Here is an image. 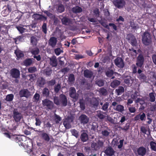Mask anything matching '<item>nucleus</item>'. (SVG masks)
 I'll return each instance as SVG.
<instances>
[{"instance_id":"1","label":"nucleus","mask_w":156,"mask_h":156,"mask_svg":"<svg viewBox=\"0 0 156 156\" xmlns=\"http://www.w3.org/2000/svg\"><path fill=\"white\" fill-rule=\"evenodd\" d=\"M53 101L54 103L57 105H61L63 107H65L67 105V100L66 96L64 94H61L58 97L55 96L54 98Z\"/></svg>"},{"instance_id":"2","label":"nucleus","mask_w":156,"mask_h":156,"mask_svg":"<svg viewBox=\"0 0 156 156\" xmlns=\"http://www.w3.org/2000/svg\"><path fill=\"white\" fill-rule=\"evenodd\" d=\"M142 41L143 44L146 46L149 45L152 43L151 36L147 32H145L142 35Z\"/></svg>"},{"instance_id":"3","label":"nucleus","mask_w":156,"mask_h":156,"mask_svg":"<svg viewBox=\"0 0 156 156\" xmlns=\"http://www.w3.org/2000/svg\"><path fill=\"white\" fill-rule=\"evenodd\" d=\"M104 141L98 140L96 143L93 141L91 143V147L93 151H98L104 146Z\"/></svg>"},{"instance_id":"4","label":"nucleus","mask_w":156,"mask_h":156,"mask_svg":"<svg viewBox=\"0 0 156 156\" xmlns=\"http://www.w3.org/2000/svg\"><path fill=\"white\" fill-rule=\"evenodd\" d=\"M112 105L113 109L119 113H123L124 111V107L122 105L118 104L117 101H114L112 103Z\"/></svg>"},{"instance_id":"5","label":"nucleus","mask_w":156,"mask_h":156,"mask_svg":"<svg viewBox=\"0 0 156 156\" xmlns=\"http://www.w3.org/2000/svg\"><path fill=\"white\" fill-rule=\"evenodd\" d=\"M133 151L137 156H145L147 153L146 148L143 146L139 147Z\"/></svg>"},{"instance_id":"6","label":"nucleus","mask_w":156,"mask_h":156,"mask_svg":"<svg viewBox=\"0 0 156 156\" xmlns=\"http://www.w3.org/2000/svg\"><path fill=\"white\" fill-rule=\"evenodd\" d=\"M144 58L143 55L142 54H140L136 58V65L137 67L140 68L144 67Z\"/></svg>"},{"instance_id":"7","label":"nucleus","mask_w":156,"mask_h":156,"mask_svg":"<svg viewBox=\"0 0 156 156\" xmlns=\"http://www.w3.org/2000/svg\"><path fill=\"white\" fill-rule=\"evenodd\" d=\"M113 3L116 7L119 9L122 8L126 4L124 0H114Z\"/></svg>"},{"instance_id":"8","label":"nucleus","mask_w":156,"mask_h":156,"mask_svg":"<svg viewBox=\"0 0 156 156\" xmlns=\"http://www.w3.org/2000/svg\"><path fill=\"white\" fill-rule=\"evenodd\" d=\"M114 63L116 66L119 68H122L125 66L123 60L121 57H117L114 60Z\"/></svg>"},{"instance_id":"9","label":"nucleus","mask_w":156,"mask_h":156,"mask_svg":"<svg viewBox=\"0 0 156 156\" xmlns=\"http://www.w3.org/2000/svg\"><path fill=\"white\" fill-rule=\"evenodd\" d=\"M42 105L44 106H46L48 109H52L54 106L53 102L47 99L42 101Z\"/></svg>"},{"instance_id":"10","label":"nucleus","mask_w":156,"mask_h":156,"mask_svg":"<svg viewBox=\"0 0 156 156\" xmlns=\"http://www.w3.org/2000/svg\"><path fill=\"white\" fill-rule=\"evenodd\" d=\"M4 9L1 12V14L3 16H6L8 15L12 11L11 6L9 5L3 7Z\"/></svg>"},{"instance_id":"11","label":"nucleus","mask_w":156,"mask_h":156,"mask_svg":"<svg viewBox=\"0 0 156 156\" xmlns=\"http://www.w3.org/2000/svg\"><path fill=\"white\" fill-rule=\"evenodd\" d=\"M13 118L16 122H19L23 118V116L21 113L18 111H14L13 112Z\"/></svg>"},{"instance_id":"12","label":"nucleus","mask_w":156,"mask_h":156,"mask_svg":"<svg viewBox=\"0 0 156 156\" xmlns=\"http://www.w3.org/2000/svg\"><path fill=\"white\" fill-rule=\"evenodd\" d=\"M104 152L107 156H112L114 155L115 151L111 146H108L106 147Z\"/></svg>"},{"instance_id":"13","label":"nucleus","mask_w":156,"mask_h":156,"mask_svg":"<svg viewBox=\"0 0 156 156\" xmlns=\"http://www.w3.org/2000/svg\"><path fill=\"white\" fill-rule=\"evenodd\" d=\"M10 74L12 77L14 78H17L20 77V71L17 69L13 68L10 71Z\"/></svg>"},{"instance_id":"14","label":"nucleus","mask_w":156,"mask_h":156,"mask_svg":"<svg viewBox=\"0 0 156 156\" xmlns=\"http://www.w3.org/2000/svg\"><path fill=\"white\" fill-rule=\"evenodd\" d=\"M69 95L70 97L76 100L78 99L79 95L78 94H76V90L74 87H71Z\"/></svg>"},{"instance_id":"15","label":"nucleus","mask_w":156,"mask_h":156,"mask_svg":"<svg viewBox=\"0 0 156 156\" xmlns=\"http://www.w3.org/2000/svg\"><path fill=\"white\" fill-rule=\"evenodd\" d=\"M20 97H25L28 98L30 95V92L27 89H23L21 90L19 93Z\"/></svg>"},{"instance_id":"16","label":"nucleus","mask_w":156,"mask_h":156,"mask_svg":"<svg viewBox=\"0 0 156 156\" xmlns=\"http://www.w3.org/2000/svg\"><path fill=\"white\" fill-rule=\"evenodd\" d=\"M33 17L34 20L37 21H45L47 20V17L41 14L37 13L34 14L33 15Z\"/></svg>"},{"instance_id":"17","label":"nucleus","mask_w":156,"mask_h":156,"mask_svg":"<svg viewBox=\"0 0 156 156\" xmlns=\"http://www.w3.org/2000/svg\"><path fill=\"white\" fill-rule=\"evenodd\" d=\"M33 130L37 132L41 133V136L42 138L46 142H48L50 140V138L48 135L46 133L43 132V130L39 131L35 130V129H33Z\"/></svg>"},{"instance_id":"18","label":"nucleus","mask_w":156,"mask_h":156,"mask_svg":"<svg viewBox=\"0 0 156 156\" xmlns=\"http://www.w3.org/2000/svg\"><path fill=\"white\" fill-rule=\"evenodd\" d=\"M79 120L81 123L84 124L88 122L89 119L86 115L83 114L79 116Z\"/></svg>"},{"instance_id":"19","label":"nucleus","mask_w":156,"mask_h":156,"mask_svg":"<svg viewBox=\"0 0 156 156\" xmlns=\"http://www.w3.org/2000/svg\"><path fill=\"white\" fill-rule=\"evenodd\" d=\"M73 120L71 117L68 116L63 121V124L66 128H69L70 126V123L72 122Z\"/></svg>"},{"instance_id":"20","label":"nucleus","mask_w":156,"mask_h":156,"mask_svg":"<svg viewBox=\"0 0 156 156\" xmlns=\"http://www.w3.org/2000/svg\"><path fill=\"white\" fill-rule=\"evenodd\" d=\"M48 45L52 48H54L57 43V38L54 37H51L48 41Z\"/></svg>"},{"instance_id":"21","label":"nucleus","mask_w":156,"mask_h":156,"mask_svg":"<svg viewBox=\"0 0 156 156\" xmlns=\"http://www.w3.org/2000/svg\"><path fill=\"white\" fill-rule=\"evenodd\" d=\"M50 64L52 67H56L58 65L56 57L55 56H53L50 58Z\"/></svg>"},{"instance_id":"22","label":"nucleus","mask_w":156,"mask_h":156,"mask_svg":"<svg viewBox=\"0 0 156 156\" xmlns=\"http://www.w3.org/2000/svg\"><path fill=\"white\" fill-rule=\"evenodd\" d=\"M4 134L5 136L9 139H14L15 142H17V139L20 140H21V139L19 137H17V136L16 135H10L9 133H4Z\"/></svg>"},{"instance_id":"23","label":"nucleus","mask_w":156,"mask_h":156,"mask_svg":"<svg viewBox=\"0 0 156 156\" xmlns=\"http://www.w3.org/2000/svg\"><path fill=\"white\" fill-rule=\"evenodd\" d=\"M43 74L47 76H51L52 73V70L49 67H47L43 70Z\"/></svg>"},{"instance_id":"24","label":"nucleus","mask_w":156,"mask_h":156,"mask_svg":"<svg viewBox=\"0 0 156 156\" xmlns=\"http://www.w3.org/2000/svg\"><path fill=\"white\" fill-rule=\"evenodd\" d=\"M14 53L17 57V59H18L21 58H23L24 56L23 51L19 49H16L15 50V51Z\"/></svg>"},{"instance_id":"25","label":"nucleus","mask_w":156,"mask_h":156,"mask_svg":"<svg viewBox=\"0 0 156 156\" xmlns=\"http://www.w3.org/2000/svg\"><path fill=\"white\" fill-rule=\"evenodd\" d=\"M82 8L78 6H76L72 9V11L74 13H80L82 12Z\"/></svg>"},{"instance_id":"26","label":"nucleus","mask_w":156,"mask_h":156,"mask_svg":"<svg viewBox=\"0 0 156 156\" xmlns=\"http://www.w3.org/2000/svg\"><path fill=\"white\" fill-rule=\"evenodd\" d=\"M80 138L82 141L85 142L88 140V135L86 133H83L81 135Z\"/></svg>"},{"instance_id":"27","label":"nucleus","mask_w":156,"mask_h":156,"mask_svg":"<svg viewBox=\"0 0 156 156\" xmlns=\"http://www.w3.org/2000/svg\"><path fill=\"white\" fill-rule=\"evenodd\" d=\"M133 80L132 79V77L130 76H129L125 78L124 79V81L125 83L128 86H129L132 83Z\"/></svg>"},{"instance_id":"28","label":"nucleus","mask_w":156,"mask_h":156,"mask_svg":"<svg viewBox=\"0 0 156 156\" xmlns=\"http://www.w3.org/2000/svg\"><path fill=\"white\" fill-rule=\"evenodd\" d=\"M83 74L85 77L87 78H91L93 75L92 72L88 69L84 71Z\"/></svg>"},{"instance_id":"29","label":"nucleus","mask_w":156,"mask_h":156,"mask_svg":"<svg viewBox=\"0 0 156 156\" xmlns=\"http://www.w3.org/2000/svg\"><path fill=\"white\" fill-rule=\"evenodd\" d=\"M124 89L123 87L122 86H119L118 88L116 89L115 90V93L117 95H120L124 92Z\"/></svg>"},{"instance_id":"30","label":"nucleus","mask_w":156,"mask_h":156,"mask_svg":"<svg viewBox=\"0 0 156 156\" xmlns=\"http://www.w3.org/2000/svg\"><path fill=\"white\" fill-rule=\"evenodd\" d=\"M105 113L102 111H98L97 112V114L96 116L99 119H103L105 118L106 116L104 115Z\"/></svg>"},{"instance_id":"31","label":"nucleus","mask_w":156,"mask_h":156,"mask_svg":"<svg viewBox=\"0 0 156 156\" xmlns=\"http://www.w3.org/2000/svg\"><path fill=\"white\" fill-rule=\"evenodd\" d=\"M120 83V81L117 80H115L111 83L110 86L114 88L118 86Z\"/></svg>"},{"instance_id":"32","label":"nucleus","mask_w":156,"mask_h":156,"mask_svg":"<svg viewBox=\"0 0 156 156\" xmlns=\"http://www.w3.org/2000/svg\"><path fill=\"white\" fill-rule=\"evenodd\" d=\"M98 91L101 95L103 96L106 95L108 93L106 89L104 87L100 88L98 90Z\"/></svg>"},{"instance_id":"33","label":"nucleus","mask_w":156,"mask_h":156,"mask_svg":"<svg viewBox=\"0 0 156 156\" xmlns=\"http://www.w3.org/2000/svg\"><path fill=\"white\" fill-rule=\"evenodd\" d=\"M33 63V60L31 58H27L25 59L23 62L24 65L26 66H29Z\"/></svg>"},{"instance_id":"34","label":"nucleus","mask_w":156,"mask_h":156,"mask_svg":"<svg viewBox=\"0 0 156 156\" xmlns=\"http://www.w3.org/2000/svg\"><path fill=\"white\" fill-rule=\"evenodd\" d=\"M57 10L58 12H62L65 11L64 6L62 4L58 5V6Z\"/></svg>"},{"instance_id":"35","label":"nucleus","mask_w":156,"mask_h":156,"mask_svg":"<svg viewBox=\"0 0 156 156\" xmlns=\"http://www.w3.org/2000/svg\"><path fill=\"white\" fill-rule=\"evenodd\" d=\"M15 16L16 17L15 19L17 21H18L22 17V13L20 12L17 11L15 12Z\"/></svg>"},{"instance_id":"36","label":"nucleus","mask_w":156,"mask_h":156,"mask_svg":"<svg viewBox=\"0 0 156 156\" xmlns=\"http://www.w3.org/2000/svg\"><path fill=\"white\" fill-rule=\"evenodd\" d=\"M62 22L63 24L67 25L70 22V20L67 17H64L62 19Z\"/></svg>"},{"instance_id":"37","label":"nucleus","mask_w":156,"mask_h":156,"mask_svg":"<svg viewBox=\"0 0 156 156\" xmlns=\"http://www.w3.org/2000/svg\"><path fill=\"white\" fill-rule=\"evenodd\" d=\"M14 97V95L12 94H8L6 97L5 100L7 101H11L13 100Z\"/></svg>"},{"instance_id":"38","label":"nucleus","mask_w":156,"mask_h":156,"mask_svg":"<svg viewBox=\"0 0 156 156\" xmlns=\"http://www.w3.org/2000/svg\"><path fill=\"white\" fill-rule=\"evenodd\" d=\"M37 83L40 87H42L45 83V79L41 77L40 79L37 81Z\"/></svg>"},{"instance_id":"39","label":"nucleus","mask_w":156,"mask_h":156,"mask_svg":"<svg viewBox=\"0 0 156 156\" xmlns=\"http://www.w3.org/2000/svg\"><path fill=\"white\" fill-rule=\"evenodd\" d=\"M24 37L23 36H20L17 37L14 39V41L16 44H18L19 42H18V41L20 42H22L24 39H23Z\"/></svg>"},{"instance_id":"40","label":"nucleus","mask_w":156,"mask_h":156,"mask_svg":"<svg viewBox=\"0 0 156 156\" xmlns=\"http://www.w3.org/2000/svg\"><path fill=\"white\" fill-rule=\"evenodd\" d=\"M114 73L112 69H108V70L105 72V75L107 76L108 77H111L113 75Z\"/></svg>"},{"instance_id":"41","label":"nucleus","mask_w":156,"mask_h":156,"mask_svg":"<svg viewBox=\"0 0 156 156\" xmlns=\"http://www.w3.org/2000/svg\"><path fill=\"white\" fill-rule=\"evenodd\" d=\"M42 94L44 96L48 97L49 94V91L48 89L44 88L42 91Z\"/></svg>"},{"instance_id":"42","label":"nucleus","mask_w":156,"mask_h":156,"mask_svg":"<svg viewBox=\"0 0 156 156\" xmlns=\"http://www.w3.org/2000/svg\"><path fill=\"white\" fill-rule=\"evenodd\" d=\"M40 95L39 94L36 93L33 98V101L34 102H37L40 99Z\"/></svg>"},{"instance_id":"43","label":"nucleus","mask_w":156,"mask_h":156,"mask_svg":"<svg viewBox=\"0 0 156 156\" xmlns=\"http://www.w3.org/2000/svg\"><path fill=\"white\" fill-rule=\"evenodd\" d=\"M150 145L151 150L156 151V143L151 141L150 142Z\"/></svg>"},{"instance_id":"44","label":"nucleus","mask_w":156,"mask_h":156,"mask_svg":"<svg viewBox=\"0 0 156 156\" xmlns=\"http://www.w3.org/2000/svg\"><path fill=\"white\" fill-rule=\"evenodd\" d=\"M79 103L80 105V107L82 110H84L85 109V105L84 103L83 102V99H80L79 101Z\"/></svg>"},{"instance_id":"45","label":"nucleus","mask_w":156,"mask_h":156,"mask_svg":"<svg viewBox=\"0 0 156 156\" xmlns=\"http://www.w3.org/2000/svg\"><path fill=\"white\" fill-rule=\"evenodd\" d=\"M61 88V86L60 84L58 83L54 87V92L57 94L58 93Z\"/></svg>"},{"instance_id":"46","label":"nucleus","mask_w":156,"mask_h":156,"mask_svg":"<svg viewBox=\"0 0 156 156\" xmlns=\"http://www.w3.org/2000/svg\"><path fill=\"white\" fill-rule=\"evenodd\" d=\"M150 101L151 102H154L155 101V98L154 95V93L152 92L149 93Z\"/></svg>"},{"instance_id":"47","label":"nucleus","mask_w":156,"mask_h":156,"mask_svg":"<svg viewBox=\"0 0 156 156\" xmlns=\"http://www.w3.org/2000/svg\"><path fill=\"white\" fill-rule=\"evenodd\" d=\"M70 132L72 135L75 136L77 138L79 136V132L75 129H72Z\"/></svg>"},{"instance_id":"48","label":"nucleus","mask_w":156,"mask_h":156,"mask_svg":"<svg viewBox=\"0 0 156 156\" xmlns=\"http://www.w3.org/2000/svg\"><path fill=\"white\" fill-rule=\"evenodd\" d=\"M130 26L133 29H136V28H139V27L138 26V25L133 21L130 22Z\"/></svg>"},{"instance_id":"49","label":"nucleus","mask_w":156,"mask_h":156,"mask_svg":"<svg viewBox=\"0 0 156 156\" xmlns=\"http://www.w3.org/2000/svg\"><path fill=\"white\" fill-rule=\"evenodd\" d=\"M0 31L2 32L3 34H6L8 33V30L5 26H1L0 28Z\"/></svg>"},{"instance_id":"50","label":"nucleus","mask_w":156,"mask_h":156,"mask_svg":"<svg viewBox=\"0 0 156 156\" xmlns=\"http://www.w3.org/2000/svg\"><path fill=\"white\" fill-rule=\"evenodd\" d=\"M30 42L32 44L36 45L37 43V40L36 37L32 36L30 38Z\"/></svg>"},{"instance_id":"51","label":"nucleus","mask_w":156,"mask_h":156,"mask_svg":"<svg viewBox=\"0 0 156 156\" xmlns=\"http://www.w3.org/2000/svg\"><path fill=\"white\" fill-rule=\"evenodd\" d=\"M135 102L136 103H139L140 104L143 105L146 104L145 103V101L142 98H137L135 101Z\"/></svg>"},{"instance_id":"52","label":"nucleus","mask_w":156,"mask_h":156,"mask_svg":"<svg viewBox=\"0 0 156 156\" xmlns=\"http://www.w3.org/2000/svg\"><path fill=\"white\" fill-rule=\"evenodd\" d=\"M109 105V103L108 102H105L102 106L101 109L103 111H106Z\"/></svg>"},{"instance_id":"53","label":"nucleus","mask_w":156,"mask_h":156,"mask_svg":"<svg viewBox=\"0 0 156 156\" xmlns=\"http://www.w3.org/2000/svg\"><path fill=\"white\" fill-rule=\"evenodd\" d=\"M96 84L99 87H102L104 84V81L102 80H100L96 81Z\"/></svg>"},{"instance_id":"54","label":"nucleus","mask_w":156,"mask_h":156,"mask_svg":"<svg viewBox=\"0 0 156 156\" xmlns=\"http://www.w3.org/2000/svg\"><path fill=\"white\" fill-rule=\"evenodd\" d=\"M130 124L129 123H126L123 127H120V128L122 130L125 131H127L129 128Z\"/></svg>"},{"instance_id":"55","label":"nucleus","mask_w":156,"mask_h":156,"mask_svg":"<svg viewBox=\"0 0 156 156\" xmlns=\"http://www.w3.org/2000/svg\"><path fill=\"white\" fill-rule=\"evenodd\" d=\"M56 81L55 79H53L51 80L47 81V84L49 86H52L55 83Z\"/></svg>"},{"instance_id":"56","label":"nucleus","mask_w":156,"mask_h":156,"mask_svg":"<svg viewBox=\"0 0 156 156\" xmlns=\"http://www.w3.org/2000/svg\"><path fill=\"white\" fill-rule=\"evenodd\" d=\"M55 52L56 55H59L61 54V52H63V51L60 48H57L54 50Z\"/></svg>"},{"instance_id":"57","label":"nucleus","mask_w":156,"mask_h":156,"mask_svg":"<svg viewBox=\"0 0 156 156\" xmlns=\"http://www.w3.org/2000/svg\"><path fill=\"white\" fill-rule=\"evenodd\" d=\"M28 70L30 73H34L37 71V69L35 67L33 66L28 68Z\"/></svg>"},{"instance_id":"58","label":"nucleus","mask_w":156,"mask_h":156,"mask_svg":"<svg viewBox=\"0 0 156 156\" xmlns=\"http://www.w3.org/2000/svg\"><path fill=\"white\" fill-rule=\"evenodd\" d=\"M42 31L45 34L47 33V24L46 23H44L42 26Z\"/></svg>"},{"instance_id":"59","label":"nucleus","mask_w":156,"mask_h":156,"mask_svg":"<svg viewBox=\"0 0 156 156\" xmlns=\"http://www.w3.org/2000/svg\"><path fill=\"white\" fill-rule=\"evenodd\" d=\"M105 28L108 29H109V25H108L107 24V23L104 21H101L99 22Z\"/></svg>"},{"instance_id":"60","label":"nucleus","mask_w":156,"mask_h":156,"mask_svg":"<svg viewBox=\"0 0 156 156\" xmlns=\"http://www.w3.org/2000/svg\"><path fill=\"white\" fill-rule=\"evenodd\" d=\"M74 75L73 74H70L68 78V80L70 83H72L75 80Z\"/></svg>"},{"instance_id":"61","label":"nucleus","mask_w":156,"mask_h":156,"mask_svg":"<svg viewBox=\"0 0 156 156\" xmlns=\"http://www.w3.org/2000/svg\"><path fill=\"white\" fill-rule=\"evenodd\" d=\"M131 44L133 46H136L137 45V41L135 38H132L130 42Z\"/></svg>"},{"instance_id":"62","label":"nucleus","mask_w":156,"mask_h":156,"mask_svg":"<svg viewBox=\"0 0 156 156\" xmlns=\"http://www.w3.org/2000/svg\"><path fill=\"white\" fill-rule=\"evenodd\" d=\"M36 122L35 124L37 126H40L41 123V122L39 118H35Z\"/></svg>"},{"instance_id":"63","label":"nucleus","mask_w":156,"mask_h":156,"mask_svg":"<svg viewBox=\"0 0 156 156\" xmlns=\"http://www.w3.org/2000/svg\"><path fill=\"white\" fill-rule=\"evenodd\" d=\"M32 53L34 55H37L39 53L40 51L39 49L37 48L35 49H33L31 51Z\"/></svg>"},{"instance_id":"64","label":"nucleus","mask_w":156,"mask_h":156,"mask_svg":"<svg viewBox=\"0 0 156 156\" xmlns=\"http://www.w3.org/2000/svg\"><path fill=\"white\" fill-rule=\"evenodd\" d=\"M138 78L140 80H146V76L145 74L143 73L140 74L139 75Z\"/></svg>"}]
</instances>
